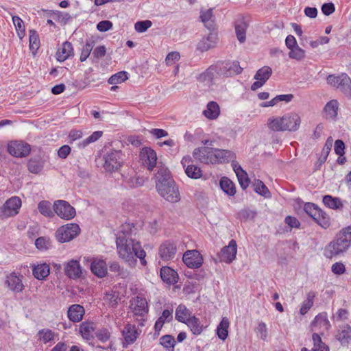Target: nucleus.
Listing matches in <instances>:
<instances>
[{"label":"nucleus","mask_w":351,"mask_h":351,"mask_svg":"<svg viewBox=\"0 0 351 351\" xmlns=\"http://www.w3.org/2000/svg\"><path fill=\"white\" fill-rule=\"evenodd\" d=\"M351 246V226L341 229L324 248V255L332 258L346 252Z\"/></svg>","instance_id":"3"},{"label":"nucleus","mask_w":351,"mask_h":351,"mask_svg":"<svg viewBox=\"0 0 351 351\" xmlns=\"http://www.w3.org/2000/svg\"><path fill=\"white\" fill-rule=\"evenodd\" d=\"M230 77L242 73L243 69L240 66L239 61H227Z\"/></svg>","instance_id":"60"},{"label":"nucleus","mask_w":351,"mask_h":351,"mask_svg":"<svg viewBox=\"0 0 351 351\" xmlns=\"http://www.w3.org/2000/svg\"><path fill=\"white\" fill-rule=\"evenodd\" d=\"M322 202L326 207L333 210L340 209L343 206L339 197H333L330 195L323 196Z\"/></svg>","instance_id":"33"},{"label":"nucleus","mask_w":351,"mask_h":351,"mask_svg":"<svg viewBox=\"0 0 351 351\" xmlns=\"http://www.w3.org/2000/svg\"><path fill=\"white\" fill-rule=\"evenodd\" d=\"M122 335L124 337L123 347L127 348L128 345L133 343L136 340L138 333L135 325L128 324L122 330Z\"/></svg>","instance_id":"23"},{"label":"nucleus","mask_w":351,"mask_h":351,"mask_svg":"<svg viewBox=\"0 0 351 351\" xmlns=\"http://www.w3.org/2000/svg\"><path fill=\"white\" fill-rule=\"evenodd\" d=\"M254 191L263 196L265 197H268L270 196V192L266 185L260 180H255V182L253 184Z\"/></svg>","instance_id":"50"},{"label":"nucleus","mask_w":351,"mask_h":351,"mask_svg":"<svg viewBox=\"0 0 351 351\" xmlns=\"http://www.w3.org/2000/svg\"><path fill=\"white\" fill-rule=\"evenodd\" d=\"M95 324L93 322H83L80 325L79 332L82 337L86 340H92L94 338L93 332L95 330Z\"/></svg>","instance_id":"27"},{"label":"nucleus","mask_w":351,"mask_h":351,"mask_svg":"<svg viewBox=\"0 0 351 351\" xmlns=\"http://www.w3.org/2000/svg\"><path fill=\"white\" fill-rule=\"evenodd\" d=\"M314 221L324 229L330 226V217L321 208L319 209L316 217H314Z\"/></svg>","instance_id":"42"},{"label":"nucleus","mask_w":351,"mask_h":351,"mask_svg":"<svg viewBox=\"0 0 351 351\" xmlns=\"http://www.w3.org/2000/svg\"><path fill=\"white\" fill-rule=\"evenodd\" d=\"M158 193L167 201L176 203L180 200V195L178 186L175 181L162 184L156 186Z\"/></svg>","instance_id":"5"},{"label":"nucleus","mask_w":351,"mask_h":351,"mask_svg":"<svg viewBox=\"0 0 351 351\" xmlns=\"http://www.w3.org/2000/svg\"><path fill=\"white\" fill-rule=\"evenodd\" d=\"M21 206V199L16 196L12 197L0 207V219L13 217L17 215Z\"/></svg>","instance_id":"9"},{"label":"nucleus","mask_w":351,"mask_h":351,"mask_svg":"<svg viewBox=\"0 0 351 351\" xmlns=\"http://www.w3.org/2000/svg\"><path fill=\"white\" fill-rule=\"evenodd\" d=\"M12 21L15 25L18 36L20 39H22L25 34V29L23 20L18 16H12Z\"/></svg>","instance_id":"53"},{"label":"nucleus","mask_w":351,"mask_h":351,"mask_svg":"<svg viewBox=\"0 0 351 351\" xmlns=\"http://www.w3.org/2000/svg\"><path fill=\"white\" fill-rule=\"evenodd\" d=\"M176 343V341L174 337L171 335H165L160 338V344L166 350L171 349L173 351Z\"/></svg>","instance_id":"51"},{"label":"nucleus","mask_w":351,"mask_h":351,"mask_svg":"<svg viewBox=\"0 0 351 351\" xmlns=\"http://www.w3.org/2000/svg\"><path fill=\"white\" fill-rule=\"evenodd\" d=\"M221 189L228 195L234 196L236 193V188L233 182L228 177H222L219 180Z\"/></svg>","instance_id":"32"},{"label":"nucleus","mask_w":351,"mask_h":351,"mask_svg":"<svg viewBox=\"0 0 351 351\" xmlns=\"http://www.w3.org/2000/svg\"><path fill=\"white\" fill-rule=\"evenodd\" d=\"M289 57L291 59H294L298 61H300L303 60L305 57V51L300 48L299 46H297L294 48L289 49Z\"/></svg>","instance_id":"55"},{"label":"nucleus","mask_w":351,"mask_h":351,"mask_svg":"<svg viewBox=\"0 0 351 351\" xmlns=\"http://www.w3.org/2000/svg\"><path fill=\"white\" fill-rule=\"evenodd\" d=\"M186 176L191 179H199L202 176L201 169L194 165H189L185 169Z\"/></svg>","instance_id":"49"},{"label":"nucleus","mask_w":351,"mask_h":351,"mask_svg":"<svg viewBox=\"0 0 351 351\" xmlns=\"http://www.w3.org/2000/svg\"><path fill=\"white\" fill-rule=\"evenodd\" d=\"M85 313V310L83 306L80 304H72L67 311V317L72 322H80L82 320L83 316Z\"/></svg>","instance_id":"25"},{"label":"nucleus","mask_w":351,"mask_h":351,"mask_svg":"<svg viewBox=\"0 0 351 351\" xmlns=\"http://www.w3.org/2000/svg\"><path fill=\"white\" fill-rule=\"evenodd\" d=\"M95 45V40L93 38H89L86 40V44L83 47L82 53L80 55V61L84 62L88 57L90 56L94 46Z\"/></svg>","instance_id":"46"},{"label":"nucleus","mask_w":351,"mask_h":351,"mask_svg":"<svg viewBox=\"0 0 351 351\" xmlns=\"http://www.w3.org/2000/svg\"><path fill=\"white\" fill-rule=\"evenodd\" d=\"M237 176L241 188L243 190H245L248 187L250 182L246 171L242 173H237Z\"/></svg>","instance_id":"63"},{"label":"nucleus","mask_w":351,"mask_h":351,"mask_svg":"<svg viewBox=\"0 0 351 351\" xmlns=\"http://www.w3.org/2000/svg\"><path fill=\"white\" fill-rule=\"evenodd\" d=\"M326 80L328 84L339 89L343 93L348 87H351V79L346 73L339 75H329Z\"/></svg>","instance_id":"11"},{"label":"nucleus","mask_w":351,"mask_h":351,"mask_svg":"<svg viewBox=\"0 0 351 351\" xmlns=\"http://www.w3.org/2000/svg\"><path fill=\"white\" fill-rule=\"evenodd\" d=\"M284 121L285 130L289 132H295L299 129L301 119L300 117L295 112H289L282 116Z\"/></svg>","instance_id":"18"},{"label":"nucleus","mask_w":351,"mask_h":351,"mask_svg":"<svg viewBox=\"0 0 351 351\" xmlns=\"http://www.w3.org/2000/svg\"><path fill=\"white\" fill-rule=\"evenodd\" d=\"M160 276L162 280L169 285H175L178 282V272L169 266H163L160 268Z\"/></svg>","instance_id":"21"},{"label":"nucleus","mask_w":351,"mask_h":351,"mask_svg":"<svg viewBox=\"0 0 351 351\" xmlns=\"http://www.w3.org/2000/svg\"><path fill=\"white\" fill-rule=\"evenodd\" d=\"M39 339L45 343H48L54 339V332L51 329H42L38 332Z\"/></svg>","instance_id":"58"},{"label":"nucleus","mask_w":351,"mask_h":351,"mask_svg":"<svg viewBox=\"0 0 351 351\" xmlns=\"http://www.w3.org/2000/svg\"><path fill=\"white\" fill-rule=\"evenodd\" d=\"M130 308L135 315L143 316L148 312V305L146 299L136 296L130 300Z\"/></svg>","instance_id":"15"},{"label":"nucleus","mask_w":351,"mask_h":351,"mask_svg":"<svg viewBox=\"0 0 351 351\" xmlns=\"http://www.w3.org/2000/svg\"><path fill=\"white\" fill-rule=\"evenodd\" d=\"M317 326H323L326 329L330 326V324L328 319L327 313L326 312L319 313L312 321L311 324V327H316Z\"/></svg>","instance_id":"40"},{"label":"nucleus","mask_w":351,"mask_h":351,"mask_svg":"<svg viewBox=\"0 0 351 351\" xmlns=\"http://www.w3.org/2000/svg\"><path fill=\"white\" fill-rule=\"evenodd\" d=\"M134 228L133 223L122 225L121 230L117 233L116 238L119 255L130 267H134L136 264V259L132 255L134 239L131 238V232Z\"/></svg>","instance_id":"1"},{"label":"nucleus","mask_w":351,"mask_h":351,"mask_svg":"<svg viewBox=\"0 0 351 351\" xmlns=\"http://www.w3.org/2000/svg\"><path fill=\"white\" fill-rule=\"evenodd\" d=\"M313 341V348L308 350L306 348H302L301 351H329V347L322 341L317 333H313L312 336Z\"/></svg>","instance_id":"34"},{"label":"nucleus","mask_w":351,"mask_h":351,"mask_svg":"<svg viewBox=\"0 0 351 351\" xmlns=\"http://www.w3.org/2000/svg\"><path fill=\"white\" fill-rule=\"evenodd\" d=\"M249 24L243 16H240L234 21L235 33L238 40L243 43L246 40V30Z\"/></svg>","instance_id":"24"},{"label":"nucleus","mask_w":351,"mask_h":351,"mask_svg":"<svg viewBox=\"0 0 351 351\" xmlns=\"http://www.w3.org/2000/svg\"><path fill=\"white\" fill-rule=\"evenodd\" d=\"M319 208L317 204L311 202H306L304 206V212L313 219L316 217Z\"/></svg>","instance_id":"59"},{"label":"nucleus","mask_w":351,"mask_h":351,"mask_svg":"<svg viewBox=\"0 0 351 351\" xmlns=\"http://www.w3.org/2000/svg\"><path fill=\"white\" fill-rule=\"evenodd\" d=\"M220 113L219 106L215 101L208 103L206 109L204 110V115L209 119H215Z\"/></svg>","instance_id":"35"},{"label":"nucleus","mask_w":351,"mask_h":351,"mask_svg":"<svg viewBox=\"0 0 351 351\" xmlns=\"http://www.w3.org/2000/svg\"><path fill=\"white\" fill-rule=\"evenodd\" d=\"M80 233V228L75 223H68L60 227L56 232V238L60 243L69 242Z\"/></svg>","instance_id":"6"},{"label":"nucleus","mask_w":351,"mask_h":351,"mask_svg":"<svg viewBox=\"0 0 351 351\" xmlns=\"http://www.w3.org/2000/svg\"><path fill=\"white\" fill-rule=\"evenodd\" d=\"M184 263L189 268L197 269L203 264V257L197 250H187L182 256Z\"/></svg>","instance_id":"14"},{"label":"nucleus","mask_w":351,"mask_h":351,"mask_svg":"<svg viewBox=\"0 0 351 351\" xmlns=\"http://www.w3.org/2000/svg\"><path fill=\"white\" fill-rule=\"evenodd\" d=\"M237 253V245L234 239H231L228 245L222 247L214 258L215 262H224L230 264L236 258Z\"/></svg>","instance_id":"7"},{"label":"nucleus","mask_w":351,"mask_h":351,"mask_svg":"<svg viewBox=\"0 0 351 351\" xmlns=\"http://www.w3.org/2000/svg\"><path fill=\"white\" fill-rule=\"evenodd\" d=\"M177 246L174 241L167 240L162 242L158 248V255L164 261H168L175 258Z\"/></svg>","instance_id":"13"},{"label":"nucleus","mask_w":351,"mask_h":351,"mask_svg":"<svg viewBox=\"0 0 351 351\" xmlns=\"http://www.w3.org/2000/svg\"><path fill=\"white\" fill-rule=\"evenodd\" d=\"M152 25V22L149 20L138 21L134 25L135 30L138 33L146 32Z\"/></svg>","instance_id":"62"},{"label":"nucleus","mask_w":351,"mask_h":351,"mask_svg":"<svg viewBox=\"0 0 351 351\" xmlns=\"http://www.w3.org/2000/svg\"><path fill=\"white\" fill-rule=\"evenodd\" d=\"M282 117H270L267 120L268 128L274 132L285 131Z\"/></svg>","instance_id":"39"},{"label":"nucleus","mask_w":351,"mask_h":351,"mask_svg":"<svg viewBox=\"0 0 351 351\" xmlns=\"http://www.w3.org/2000/svg\"><path fill=\"white\" fill-rule=\"evenodd\" d=\"M5 284L10 290L16 293L21 292L23 289V285L21 279L17 276L14 272L7 276Z\"/></svg>","instance_id":"26"},{"label":"nucleus","mask_w":351,"mask_h":351,"mask_svg":"<svg viewBox=\"0 0 351 351\" xmlns=\"http://www.w3.org/2000/svg\"><path fill=\"white\" fill-rule=\"evenodd\" d=\"M91 272L99 278L107 276V263L103 259L94 258L90 266Z\"/></svg>","instance_id":"22"},{"label":"nucleus","mask_w":351,"mask_h":351,"mask_svg":"<svg viewBox=\"0 0 351 351\" xmlns=\"http://www.w3.org/2000/svg\"><path fill=\"white\" fill-rule=\"evenodd\" d=\"M157 172L155 174L156 186L162 184L175 181L171 176V171L169 169L160 162L157 166Z\"/></svg>","instance_id":"19"},{"label":"nucleus","mask_w":351,"mask_h":351,"mask_svg":"<svg viewBox=\"0 0 351 351\" xmlns=\"http://www.w3.org/2000/svg\"><path fill=\"white\" fill-rule=\"evenodd\" d=\"M29 49L34 55L40 47V39L37 32L34 29L29 31Z\"/></svg>","instance_id":"41"},{"label":"nucleus","mask_w":351,"mask_h":351,"mask_svg":"<svg viewBox=\"0 0 351 351\" xmlns=\"http://www.w3.org/2000/svg\"><path fill=\"white\" fill-rule=\"evenodd\" d=\"M217 76L219 75L215 65H212L200 75L199 79L202 82H207L209 84H213L214 80Z\"/></svg>","instance_id":"38"},{"label":"nucleus","mask_w":351,"mask_h":351,"mask_svg":"<svg viewBox=\"0 0 351 351\" xmlns=\"http://www.w3.org/2000/svg\"><path fill=\"white\" fill-rule=\"evenodd\" d=\"M190 315L189 311L187 309L185 305L180 304L177 307L175 313V318L180 322L185 323L186 321V317Z\"/></svg>","instance_id":"48"},{"label":"nucleus","mask_w":351,"mask_h":351,"mask_svg":"<svg viewBox=\"0 0 351 351\" xmlns=\"http://www.w3.org/2000/svg\"><path fill=\"white\" fill-rule=\"evenodd\" d=\"M45 162V154L39 152L38 154L33 156L28 160L27 169L29 172L37 174L43 170Z\"/></svg>","instance_id":"17"},{"label":"nucleus","mask_w":351,"mask_h":351,"mask_svg":"<svg viewBox=\"0 0 351 351\" xmlns=\"http://www.w3.org/2000/svg\"><path fill=\"white\" fill-rule=\"evenodd\" d=\"M327 118L335 119L337 116L338 102L337 100H331L326 104L324 108Z\"/></svg>","instance_id":"45"},{"label":"nucleus","mask_w":351,"mask_h":351,"mask_svg":"<svg viewBox=\"0 0 351 351\" xmlns=\"http://www.w3.org/2000/svg\"><path fill=\"white\" fill-rule=\"evenodd\" d=\"M128 73L122 71L112 75L108 80L110 84H120L128 80Z\"/></svg>","instance_id":"54"},{"label":"nucleus","mask_w":351,"mask_h":351,"mask_svg":"<svg viewBox=\"0 0 351 351\" xmlns=\"http://www.w3.org/2000/svg\"><path fill=\"white\" fill-rule=\"evenodd\" d=\"M51 241L49 237H40L35 241L36 247L40 250H47L51 247Z\"/></svg>","instance_id":"57"},{"label":"nucleus","mask_w":351,"mask_h":351,"mask_svg":"<svg viewBox=\"0 0 351 351\" xmlns=\"http://www.w3.org/2000/svg\"><path fill=\"white\" fill-rule=\"evenodd\" d=\"M215 67L216 69L217 70V73L219 76H223L226 77H230L227 61L218 62L215 64Z\"/></svg>","instance_id":"61"},{"label":"nucleus","mask_w":351,"mask_h":351,"mask_svg":"<svg viewBox=\"0 0 351 351\" xmlns=\"http://www.w3.org/2000/svg\"><path fill=\"white\" fill-rule=\"evenodd\" d=\"M184 324L191 328L195 335H199L203 331V325L201 324L199 319L195 316L188 318Z\"/></svg>","instance_id":"37"},{"label":"nucleus","mask_w":351,"mask_h":351,"mask_svg":"<svg viewBox=\"0 0 351 351\" xmlns=\"http://www.w3.org/2000/svg\"><path fill=\"white\" fill-rule=\"evenodd\" d=\"M315 296L316 294L314 291H310L307 293L306 299L302 302L300 310L301 315H304L306 314L308 310L313 306Z\"/></svg>","instance_id":"44"},{"label":"nucleus","mask_w":351,"mask_h":351,"mask_svg":"<svg viewBox=\"0 0 351 351\" xmlns=\"http://www.w3.org/2000/svg\"><path fill=\"white\" fill-rule=\"evenodd\" d=\"M34 276L38 280H45L50 273V268L47 263H40L34 265L32 269Z\"/></svg>","instance_id":"30"},{"label":"nucleus","mask_w":351,"mask_h":351,"mask_svg":"<svg viewBox=\"0 0 351 351\" xmlns=\"http://www.w3.org/2000/svg\"><path fill=\"white\" fill-rule=\"evenodd\" d=\"M332 145V139L331 137H328L326 140V142L322 149V154L320 157L318 158V160L316 162L315 166L316 169H319L321 166L326 162L328 156L331 150V147Z\"/></svg>","instance_id":"31"},{"label":"nucleus","mask_w":351,"mask_h":351,"mask_svg":"<svg viewBox=\"0 0 351 351\" xmlns=\"http://www.w3.org/2000/svg\"><path fill=\"white\" fill-rule=\"evenodd\" d=\"M271 74L272 69L269 66H264L256 71L254 75V79L260 80L265 83L269 80Z\"/></svg>","instance_id":"47"},{"label":"nucleus","mask_w":351,"mask_h":351,"mask_svg":"<svg viewBox=\"0 0 351 351\" xmlns=\"http://www.w3.org/2000/svg\"><path fill=\"white\" fill-rule=\"evenodd\" d=\"M38 209L45 217H51L54 215L51 210V203L48 201H41L39 202Z\"/></svg>","instance_id":"52"},{"label":"nucleus","mask_w":351,"mask_h":351,"mask_svg":"<svg viewBox=\"0 0 351 351\" xmlns=\"http://www.w3.org/2000/svg\"><path fill=\"white\" fill-rule=\"evenodd\" d=\"M103 134L101 131H95L88 138L82 141L79 143V147L81 148L86 147L88 144L94 143L97 141Z\"/></svg>","instance_id":"56"},{"label":"nucleus","mask_w":351,"mask_h":351,"mask_svg":"<svg viewBox=\"0 0 351 351\" xmlns=\"http://www.w3.org/2000/svg\"><path fill=\"white\" fill-rule=\"evenodd\" d=\"M139 158L143 165L149 170L152 171L157 164L156 152L151 147H144L140 152Z\"/></svg>","instance_id":"12"},{"label":"nucleus","mask_w":351,"mask_h":351,"mask_svg":"<svg viewBox=\"0 0 351 351\" xmlns=\"http://www.w3.org/2000/svg\"><path fill=\"white\" fill-rule=\"evenodd\" d=\"M65 275L71 279H77L82 276V269L80 262L72 259L64 264Z\"/></svg>","instance_id":"16"},{"label":"nucleus","mask_w":351,"mask_h":351,"mask_svg":"<svg viewBox=\"0 0 351 351\" xmlns=\"http://www.w3.org/2000/svg\"><path fill=\"white\" fill-rule=\"evenodd\" d=\"M229 325L230 322L228 319L227 317H223L217 327V335L222 341H225L228 337Z\"/></svg>","instance_id":"36"},{"label":"nucleus","mask_w":351,"mask_h":351,"mask_svg":"<svg viewBox=\"0 0 351 351\" xmlns=\"http://www.w3.org/2000/svg\"><path fill=\"white\" fill-rule=\"evenodd\" d=\"M107 298L109 300L110 305L112 308H117L119 301L121 300L119 294L117 291H111L107 294Z\"/></svg>","instance_id":"64"},{"label":"nucleus","mask_w":351,"mask_h":351,"mask_svg":"<svg viewBox=\"0 0 351 351\" xmlns=\"http://www.w3.org/2000/svg\"><path fill=\"white\" fill-rule=\"evenodd\" d=\"M8 152L14 157H26L31 152V146L21 141H11L8 145Z\"/></svg>","instance_id":"10"},{"label":"nucleus","mask_w":351,"mask_h":351,"mask_svg":"<svg viewBox=\"0 0 351 351\" xmlns=\"http://www.w3.org/2000/svg\"><path fill=\"white\" fill-rule=\"evenodd\" d=\"M103 167L106 171L112 173L118 171L123 164V154L120 150H111L104 156Z\"/></svg>","instance_id":"4"},{"label":"nucleus","mask_w":351,"mask_h":351,"mask_svg":"<svg viewBox=\"0 0 351 351\" xmlns=\"http://www.w3.org/2000/svg\"><path fill=\"white\" fill-rule=\"evenodd\" d=\"M193 156L204 164L228 163L236 158L232 151L209 147L195 148Z\"/></svg>","instance_id":"2"},{"label":"nucleus","mask_w":351,"mask_h":351,"mask_svg":"<svg viewBox=\"0 0 351 351\" xmlns=\"http://www.w3.org/2000/svg\"><path fill=\"white\" fill-rule=\"evenodd\" d=\"M53 208L58 217L65 220L72 219L76 215L75 208L65 200L55 201Z\"/></svg>","instance_id":"8"},{"label":"nucleus","mask_w":351,"mask_h":351,"mask_svg":"<svg viewBox=\"0 0 351 351\" xmlns=\"http://www.w3.org/2000/svg\"><path fill=\"white\" fill-rule=\"evenodd\" d=\"M73 55L72 44L69 41H65L56 53L57 60L59 62H63Z\"/></svg>","instance_id":"28"},{"label":"nucleus","mask_w":351,"mask_h":351,"mask_svg":"<svg viewBox=\"0 0 351 351\" xmlns=\"http://www.w3.org/2000/svg\"><path fill=\"white\" fill-rule=\"evenodd\" d=\"M336 339L343 346H348L351 342V327L348 324L339 330L336 335Z\"/></svg>","instance_id":"29"},{"label":"nucleus","mask_w":351,"mask_h":351,"mask_svg":"<svg viewBox=\"0 0 351 351\" xmlns=\"http://www.w3.org/2000/svg\"><path fill=\"white\" fill-rule=\"evenodd\" d=\"M217 40V32H209L206 36L203 37L202 39L198 43L197 45V49L202 52L206 51L215 46Z\"/></svg>","instance_id":"20"},{"label":"nucleus","mask_w":351,"mask_h":351,"mask_svg":"<svg viewBox=\"0 0 351 351\" xmlns=\"http://www.w3.org/2000/svg\"><path fill=\"white\" fill-rule=\"evenodd\" d=\"M132 255L134 256V258H138L140 259L141 263L143 265H146L147 262L145 258L146 253L145 250L142 248L141 243L138 241H136L134 239L132 247Z\"/></svg>","instance_id":"43"}]
</instances>
